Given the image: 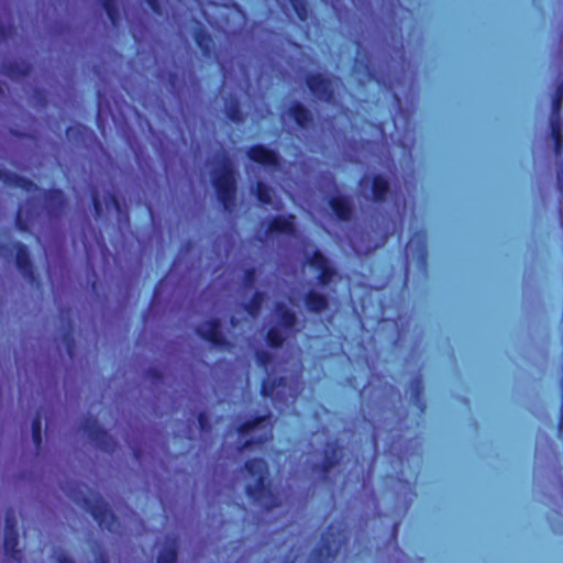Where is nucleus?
I'll list each match as a JSON object with an SVG mask.
<instances>
[{
	"mask_svg": "<svg viewBox=\"0 0 563 563\" xmlns=\"http://www.w3.org/2000/svg\"><path fill=\"white\" fill-rule=\"evenodd\" d=\"M196 333L206 342L211 343V316L206 314L201 324L196 329Z\"/></svg>",
	"mask_w": 563,
	"mask_h": 563,
	"instance_id": "obj_40",
	"label": "nucleus"
},
{
	"mask_svg": "<svg viewBox=\"0 0 563 563\" xmlns=\"http://www.w3.org/2000/svg\"><path fill=\"white\" fill-rule=\"evenodd\" d=\"M305 81L313 97L327 103L334 101L335 89L341 84L339 77L322 73L308 74Z\"/></svg>",
	"mask_w": 563,
	"mask_h": 563,
	"instance_id": "obj_15",
	"label": "nucleus"
},
{
	"mask_svg": "<svg viewBox=\"0 0 563 563\" xmlns=\"http://www.w3.org/2000/svg\"><path fill=\"white\" fill-rule=\"evenodd\" d=\"M282 120H292L296 125L303 131L309 130L313 125V113L306 108L300 101H294L287 110L282 114Z\"/></svg>",
	"mask_w": 563,
	"mask_h": 563,
	"instance_id": "obj_23",
	"label": "nucleus"
},
{
	"mask_svg": "<svg viewBox=\"0 0 563 563\" xmlns=\"http://www.w3.org/2000/svg\"><path fill=\"white\" fill-rule=\"evenodd\" d=\"M90 197L93 206L95 218L100 219L103 214V207L107 211L114 210L121 214V206L112 190H107L103 195V200L100 199L99 190L96 187L90 188Z\"/></svg>",
	"mask_w": 563,
	"mask_h": 563,
	"instance_id": "obj_24",
	"label": "nucleus"
},
{
	"mask_svg": "<svg viewBox=\"0 0 563 563\" xmlns=\"http://www.w3.org/2000/svg\"><path fill=\"white\" fill-rule=\"evenodd\" d=\"M358 186L362 197L374 202H384L389 194V183L382 175H364Z\"/></svg>",
	"mask_w": 563,
	"mask_h": 563,
	"instance_id": "obj_18",
	"label": "nucleus"
},
{
	"mask_svg": "<svg viewBox=\"0 0 563 563\" xmlns=\"http://www.w3.org/2000/svg\"><path fill=\"white\" fill-rule=\"evenodd\" d=\"M146 376L155 380L161 378L159 372L152 367L146 371Z\"/></svg>",
	"mask_w": 563,
	"mask_h": 563,
	"instance_id": "obj_52",
	"label": "nucleus"
},
{
	"mask_svg": "<svg viewBox=\"0 0 563 563\" xmlns=\"http://www.w3.org/2000/svg\"><path fill=\"white\" fill-rule=\"evenodd\" d=\"M303 303L308 312L322 313L329 308V297L316 289H309L303 296Z\"/></svg>",
	"mask_w": 563,
	"mask_h": 563,
	"instance_id": "obj_26",
	"label": "nucleus"
},
{
	"mask_svg": "<svg viewBox=\"0 0 563 563\" xmlns=\"http://www.w3.org/2000/svg\"><path fill=\"white\" fill-rule=\"evenodd\" d=\"M265 301V292L256 290L249 301L242 303V308L252 318H257Z\"/></svg>",
	"mask_w": 563,
	"mask_h": 563,
	"instance_id": "obj_34",
	"label": "nucleus"
},
{
	"mask_svg": "<svg viewBox=\"0 0 563 563\" xmlns=\"http://www.w3.org/2000/svg\"><path fill=\"white\" fill-rule=\"evenodd\" d=\"M159 78L165 80V75L162 73ZM166 82L169 86L170 92L177 98L185 95V88L187 86L194 90H196V87L198 86V79L191 69H177L176 71L168 73Z\"/></svg>",
	"mask_w": 563,
	"mask_h": 563,
	"instance_id": "obj_21",
	"label": "nucleus"
},
{
	"mask_svg": "<svg viewBox=\"0 0 563 563\" xmlns=\"http://www.w3.org/2000/svg\"><path fill=\"white\" fill-rule=\"evenodd\" d=\"M343 457V449L339 442L328 441L320 454H313L307 460L310 463V471L320 479L325 481L329 472L335 467Z\"/></svg>",
	"mask_w": 563,
	"mask_h": 563,
	"instance_id": "obj_14",
	"label": "nucleus"
},
{
	"mask_svg": "<svg viewBox=\"0 0 563 563\" xmlns=\"http://www.w3.org/2000/svg\"><path fill=\"white\" fill-rule=\"evenodd\" d=\"M349 529L345 521L332 522L321 537L320 545L310 553L307 563H330L347 542Z\"/></svg>",
	"mask_w": 563,
	"mask_h": 563,
	"instance_id": "obj_8",
	"label": "nucleus"
},
{
	"mask_svg": "<svg viewBox=\"0 0 563 563\" xmlns=\"http://www.w3.org/2000/svg\"><path fill=\"white\" fill-rule=\"evenodd\" d=\"M80 241L85 249L87 266L89 267V269H91V274L93 277L91 287L95 290L97 284V274L95 272L92 261L98 254L101 256H106V254L108 253V247L102 232L96 229L89 220H87L82 227Z\"/></svg>",
	"mask_w": 563,
	"mask_h": 563,
	"instance_id": "obj_13",
	"label": "nucleus"
},
{
	"mask_svg": "<svg viewBox=\"0 0 563 563\" xmlns=\"http://www.w3.org/2000/svg\"><path fill=\"white\" fill-rule=\"evenodd\" d=\"M423 384L420 376L412 378L409 383L407 394L409 395L410 401L415 405L420 412L424 411L426 405L422 399Z\"/></svg>",
	"mask_w": 563,
	"mask_h": 563,
	"instance_id": "obj_32",
	"label": "nucleus"
},
{
	"mask_svg": "<svg viewBox=\"0 0 563 563\" xmlns=\"http://www.w3.org/2000/svg\"><path fill=\"white\" fill-rule=\"evenodd\" d=\"M195 38H196V42L199 45V47L202 49L203 54L206 56H209L210 52H211L210 45H209V43L211 42V36L201 31H198L195 34Z\"/></svg>",
	"mask_w": 563,
	"mask_h": 563,
	"instance_id": "obj_43",
	"label": "nucleus"
},
{
	"mask_svg": "<svg viewBox=\"0 0 563 563\" xmlns=\"http://www.w3.org/2000/svg\"><path fill=\"white\" fill-rule=\"evenodd\" d=\"M19 533L18 530L4 531L3 548L8 559L20 563L22 561V552L18 549Z\"/></svg>",
	"mask_w": 563,
	"mask_h": 563,
	"instance_id": "obj_28",
	"label": "nucleus"
},
{
	"mask_svg": "<svg viewBox=\"0 0 563 563\" xmlns=\"http://www.w3.org/2000/svg\"><path fill=\"white\" fill-rule=\"evenodd\" d=\"M396 506L394 512L398 516L405 515L416 497L411 484L408 481H398L395 487Z\"/></svg>",
	"mask_w": 563,
	"mask_h": 563,
	"instance_id": "obj_25",
	"label": "nucleus"
},
{
	"mask_svg": "<svg viewBox=\"0 0 563 563\" xmlns=\"http://www.w3.org/2000/svg\"><path fill=\"white\" fill-rule=\"evenodd\" d=\"M18 520L15 510L13 508H8L4 516V531H14L18 530Z\"/></svg>",
	"mask_w": 563,
	"mask_h": 563,
	"instance_id": "obj_45",
	"label": "nucleus"
},
{
	"mask_svg": "<svg viewBox=\"0 0 563 563\" xmlns=\"http://www.w3.org/2000/svg\"><path fill=\"white\" fill-rule=\"evenodd\" d=\"M247 475L245 493L253 505L265 510H272L280 505L277 494L271 486L268 464L264 459H251L245 462Z\"/></svg>",
	"mask_w": 563,
	"mask_h": 563,
	"instance_id": "obj_4",
	"label": "nucleus"
},
{
	"mask_svg": "<svg viewBox=\"0 0 563 563\" xmlns=\"http://www.w3.org/2000/svg\"><path fill=\"white\" fill-rule=\"evenodd\" d=\"M407 264L417 261L420 268L427 266V235L424 232H416L409 240L405 249Z\"/></svg>",
	"mask_w": 563,
	"mask_h": 563,
	"instance_id": "obj_22",
	"label": "nucleus"
},
{
	"mask_svg": "<svg viewBox=\"0 0 563 563\" xmlns=\"http://www.w3.org/2000/svg\"><path fill=\"white\" fill-rule=\"evenodd\" d=\"M298 19L302 22L308 19V5L306 0H289Z\"/></svg>",
	"mask_w": 563,
	"mask_h": 563,
	"instance_id": "obj_41",
	"label": "nucleus"
},
{
	"mask_svg": "<svg viewBox=\"0 0 563 563\" xmlns=\"http://www.w3.org/2000/svg\"><path fill=\"white\" fill-rule=\"evenodd\" d=\"M157 14H162L159 0H143Z\"/></svg>",
	"mask_w": 563,
	"mask_h": 563,
	"instance_id": "obj_50",
	"label": "nucleus"
},
{
	"mask_svg": "<svg viewBox=\"0 0 563 563\" xmlns=\"http://www.w3.org/2000/svg\"><path fill=\"white\" fill-rule=\"evenodd\" d=\"M246 156L258 163L271 172H283L284 159L278 152L271 150L262 144H256L247 148Z\"/></svg>",
	"mask_w": 563,
	"mask_h": 563,
	"instance_id": "obj_20",
	"label": "nucleus"
},
{
	"mask_svg": "<svg viewBox=\"0 0 563 563\" xmlns=\"http://www.w3.org/2000/svg\"><path fill=\"white\" fill-rule=\"evenodd\" d=\"M31 65L26 60H13L2 66L3 74L13 80H20L31 73Z\"/></svg>",
	"mask_w": 563,
	"mask_h": 563,
	"instance_id": "obj_29",
	"label": "nucleus"
},
{
	"mask_svg": "<svg viewBox=\"0 0 563 563\" xmlns=\"http://www.w3.org/2000/svg\"><path fill=\"white\" fill-rule=\"evenodd\" d=\"M66 493L76 504L90 512L102 529L112 533H122L120 522L100 495L91 492L86 495L80 485L69 487Z\"/></svg>",
	"mask_w": 563,
	"mask_h": 563,
	"instance_id": "obj_6",
	"label": "nucleus"
},
{
	"mask_svg": "<svg viewBox=\"0 0 563 563\" xmlns=\"http://www.w3.org/2000/svg\"><path fill=\"white\" fill-rule=\"evenodd\" d=\"M15 251V266L20 274L30 284L35 283L33 264L27 247L21 242L0 245V257H9Z\"/></svg>",
	"mask_w": 563,
	"mask_h": 563,
	"instance_id": "obj_17",
	"label": "nucleus"
},
{
	"mask_svg": "<svg viewBox=\"0 0 563 563\" xmlns=\"http://www.w3.org/2000/svg\"><path fill=\"white\" fill-rule=\"evenodd\" d=\"M53 556L57 563H75L74 560L62 549L55 550Z\"/></svg>",
	"mask_w": 563,
	"mask_h": 563,
	"instance_id": "obj_49",
	"label": "nucleus"
},
{
	"mask_svg": "<svg viewBox=\"0 0 563 563\" xmlns=\"http://www.w3.org/2000/svg\"><path fill=\"white\" fill-rule=\"evenodd\" d=\"M213 194L225 212H233L236 206V178L230 166L220 172L213 167Z\"/></svg>",
	"mask_w": 563,
	"mask_h": 563,
	"instance_id": "obj_11",
	"label": "nucleus"
},
{
	"mask_svg": "<svg viewBox=\"0 0 563 563\" xmlns=\"http://www.w3.org/2000/svg\"><path fill=\"white\" fill-rule=\"evenodd\" d=\"M394 99H395L396 106L399 108V113L396 117H394V119H393L395 128L398 129L399 121H402V128L405 131H407L408 126H409V118L407 114L402 113L401 108H400V99L396 92H394Z\"/></svg>",
	"mask_w": 563,
	"mask_h": 563,
	"instance_id": "obj_44",
	"label": "nucleus"
},
{
	"mask_svg": "<svg viewBox=\"0 0 563 563\" xmlns=\"http://www.w3.org/2000/svg\"><path fill=\"white\" fill-rule=\"evenodd\" d=\"M31 429L33 442L36 449H40L42 443V417L40 412H37L36 416L33 418Z\"/></svg>",
	"mask_w": 563,
	"mask_h": 563,
	"instance_id": "obj_39",
	"label": "nucleus"
},
{
	"mask_svg": "<svg viewBox=\"0 0 563 563\" xmlns=\"http://www.w3.org/2000/svg\"><path fill=\"white\" fill-rule=\"evenodd\" d=\"M302 245L303 264L319 273L316 285L322 288L328 287L338 275L332 262L319 249L310 244L308 240H303Z\"/></svg>",
	"mask_w": 563,
	"mask_h": 563,
	"instance_id": "obj_10",
	"label": "nucleus"
},
{
	"mask_svg": "<svg viewBox=\"0 0 563 563\" xmlns=\"http://www.w3.org/2000/svg\"><path fill=\"white\" fill-rule=\"evenodd\" d=\"M397 552H398L400 555L405 556L404 552H402V551H400L399 549H397Z\"/></svg>",
	"mask_w": 563,
	"mask_h": 563,
	"instance_id": "obj_57",
	"label": "nucleus"
},
{
	"mask_svg": "<svg viewBox=\"0 0 563 563\" xmlns=\"http://www.w3.org/2000/svg\"><path fill=\"white\" fill-rule=\"evenodd\" d=\"M405 213L406 199L395 195L389 210L372 217L369 232L353 231L347 234L349 244L360 255L382 247L390 235L402 229Z\"/></svg>",
	"mask_w": 563,
	"mask_h": 563,
	"instance_id": "obj_2",
	"label": "nucleus"
},
{
	"mask_svg": "<svg viewBox=\"0 0 563 563\" xmlns=\"http://www.w3.org/2000/svg\"><path fill=\"white\" fill-rule=\"evenodd\" d=\"M199 423L202 430H207L208 428V421L207 416L205 413L199 415Z\"/></svg>",
	"mask_w": 563,
	"mask_h": 563,
	"instance_id": "obj_53",
	"label": "nucleus"
},
{
	"mask_svg": "<svg viewBox=\"0 0 563 563\" xmlns=\"http://www.w3.org/2000/svg\"><path fill=\"white\" fill-rule=\"evenodd\" d=\"M11 32H12L11 25H9V26L1 25L0 26V43L5 41L11 35Z\"/></svg>",
	"mask_w": 563,
	"mask_h": 563,
	"instance_id": "obj_51",
	"label": "nucleus"
},
{
	"mask_svg": "<svg viewBox=\"0 0 563 563\" xmlns=\"http://www.w3.org/2000/svg\"><path fill=\"white\" fill-rule=\"evenodd\" d=\"M66 136L70 141L78 140V139H80L81 141H86L87 139L95 137V134L90 129L78 124L75 126L67 128Z\"/></svg>",
	"mask_w": 563,
	"mask_h": 563,
	"instance_id": "obj_37",
	"label": "nucleus"
},
{
	"mask_svg": "<svg viewBox=\"0 0 563 563\" xmlns=\"http://www.w3.org/2000/svg\"><path fill=\"white\" fill-rule=\"evenodd\" d=\"M273 358L274 354L267 350H257L255 352L256 364L267 373V377L262 384V395L269 397L274 408L284 412L289 406L295 404L297 397L302 391V366L299 362H296L288 374L273 377L274 373L269 372ZM272 372H274V368Z\"/></svg>",
	"mask_w": 563,
	"mask_h": 563,
	"instance_id": "obj_3",
	"label": "nucleus"
},
{
	"mask_svg": "<svg viewBox=\"0 0 563 563\" xmlns=\"http://www.w3.org/2000/svg\"><path fill=\"white\" fill-rule=\"evenodd\" d=\"M92 552L96 558V563H109V558H108L107 552L103 549H101V547L99 544L96 543L92 547Z\"/></svg>",
	"mask_w": 563,
	"mask_h": 563,
	"instance_id": "obj_47",
	"label": "nucleus"
},
{
	"mask_svg": "<svg viewBox=\"0 0 563 563\" xmlns=\"http://www.w3.org/2000/svg\"><path fill=\"white\" fill-rule=\"evenodd\" d=\"M388 413L389 411L382 407L379 418L373 416L371 419H368L373 424L372 441L375 450L377 449L378 440L382 438V431L385 429L393 431V428H389L390 423L388 422Z\"/></svg>",
	"mask_w": 563,
	"mask_h": 563,
	"instance_id": "obj_30",
	"label": "nucleus"
},
{
	"mask_svg": "<svg viewBox=\"0 0 563 563\" xmlns=\"http://www.w3.org/2000/svg\"><path fill=\"white\" fill-rule=\"evenodd\" d=\"M251 192L262 205L272 206V208L276 211H279L283 207L280 200L273 199V189L263 180H257L255 184H253L251 186Z\"/></svg>",
	"mask_w": 563,
	"mask_h": 563,
	"instance_id": "obj_27",
	"label": "nucleus"
},
{
	"mask_svg": "<svg viewBox=\"0 0 563 563\" xmlns=\"http://www.w3.org/2000/svg\"><path fill=\"white\" fill-rule=\"evenodd\" d=\"M213 476L216 475V467L212 468ZM216 499V489L213 488V500Z\"/></svg>",
	"mask_w": 563,
	"mask_h": 563,
	"instance_id": "obj_56",
	"label": "nucleus"
},
{
	"mask_svg": "<svg viewBox=\"0 0 563 563\" xmlns=\"http://www.w3.org/2000/svg\"><path fill=\"white\" fill-rule=\"evenodd\" d=\"M0 180L10 188H20L26 192L38 191L37 196L27 198L19 206L15 224L20 231L31 232L40 227L38 233L43 234L45 223L52 228L59 224L68 206L62 189L42 190L31 179L5 168H0Z\"/></svg>",
	"mask_w": 563,
	"mask_h": 563,
	"instance_id": "obj_1",
	"label": "nucleus"
},
{
	"mask_svg": "<svg viewBox=\"0 0 563 563\" xmlns=\"http://www.w3.org/2000/svg\"><path fill=\"white\" fill-rule=\"evenodd\" d=\"M376 59L377 58L373 52L367 51L362 46L361 43H357L353 74L362 84L365 81L375 80L378 84H383L385 86L388 85L389 88L393 89V82L389 80L387 81L383 70L376 66Z\"/></svg>",
	"mask_w": 563,
	"mask_h": 563,
	"instance_id": "obj_12",
	"label": "nucleus"
},
{
	"mask_svg": "<svg viewBox=\"0 0 563 563\" xmlns=\"http://www.w3.org/2000/svg\"><path fill=\"white\" fill-rule=\"evenodd\" d=\"M235 435V450L242 453L273 439L272 413L254 415L246 419L239 417L229 429L227 439Z\"/></svg>",
	"mask_w": 563,
	"mask_h": 563,
	"instance_id": "obj_5",
	"label": "nucleus"
},
{
	"mask_svg": "<svg viewBox=\"0 0 563 563\" xmlns=\"http://www.w3.org/2000/svg\"><path fill=\"white\" fill-rule=\"evenodd\" d=\"M98 2L104 9L112 25L117 26L120 21V12L115 0H98Z\"/></svg>",
	"mask_w": 563,
	"mask_h": 563,
	"instance_id": "obj_38",
	"label": "nucleus"
},
{
	"mask_svg": "<svg viewBox=\"0 0 563 563\" xmlns=\"http://www.w3.org/2000/svg\"><path fill=\"white\" fill-rule=\"evenodd\" d=\"M179 261H180V256L178 255L177 258L174 261L173 266H172L169 273L163 279H161L158 282V284L156 285V287L154 289V295H153L152 303L155 300H158L159 297L162 296V294L166 290L169 282L172 280V278L174 276V272L177 269Z\"/></svg>",
	"mask_w": 563,
	"mask_h": 563,
	"instance_id": "obj_36",
	"label": "nucleus"
},
{
	"mask_svg": "<svg viewBox=\"0 0 563 563\" xmlns=\"http://www.w3.org/2000/svg\"><path fill=\"white\" fill-rule=\"evenodd\" d=\"M132 450H133L135 459L139 460L140 459V451L136 448H132Z\"/></svg>",
	"mask_w": 563,
	"mask_h": 563,
	"instance_id": "obj_55",
	"label": "nucleus"
},
{
	"mask_svg": "<svg viewBox=\"0 0 563 563\" xmlns=\"http://www.w3.org/2000/svg\"><path fill=\"white\" fill-rule=\"evenodd\" d=\"M560 488L563 492V483H562V481H560Z\"/></svg>",
	"mask_w": 563,
	"mask_h": 563,
	"instance_id": "obj_58",
	"label": "nucleus"
},
{
	"mask_svg": "<svg viewBox=\"0 0 563 563\" xmlns=\"http://www.w3.org/2000/svg\"><path fill=\"white\" fill-rule=\"evenodd\" d=\"M318 189L325 196L329 207L340 221L347 222L354 213L353 199L340 192L335 177L331 172H323L317 180Z\"/></svg>",
	"mask_w": 563,
	"mask_h": 563,
	"instance_id": "obj_9",
	"label": "nucleus"
},
{
	"mask_svg": "<svg viewBox=\"0 0 563 563\" xmlns=\"http://www.w3.org/2000/svg\"><path fill=\"white\" fill-rule=\"evenodd\" d=\"M178 556V542L176 538H167L159 550L156 563H176Z\"/></svg>",
	"mask_w": 563,
	"mask_h": 563,
	"instance_id": "obj_31",
	"label": "nucleus"
},
{
	"mask_svg": "<svg viewBox=\"0 0 563 563\" xmlns=\"http://www.w3.org/2000/svg\"><path fill=\"white\" fill-rule=\"evenodd\" d=\"M256 282V269L254 267H250L244 269L242 277V287L245 290H252L255 287Z\"/></svg>",
	"mask_w": 563,
	"mask_h": 563,
	"instance_id": "obj_42",
	"label": "nucleus"
},
{
	"mask_svg": "<svg viewBox=\"0 0 563 563\" xmlns=\"http://www.w3.org/2000/svg\"><path fill=\"white\" fill-rule=\"evenodd\" d=\"M113 117L109 101L106 99V95L98 90L97 92V122L98 128L102 130L103 121H107L109 117Z\"/></svg>",
	"mask_w": 563,
	"mask_h": 563,
	"instance_id": "obj_33",
	"label": "nucleus"
},
{
	"mask_svg": "<svg viewBox=\"0 0 563 563\" xmlns=\"http://www.w3.org/2000/svg\"><path fill=\"white\" fill-rule=\"evenodd\" d=\"M299 331L296 312L288 308L286 303L276 302L265 336L267 345L272 349H278L286 340L296 336Z\"/></svg>",
	"mask_w": 563,
	"mask_h": 563,
	"instance_id": "obj_7",
	"label": "nucleus"
},
{
	"mask_svg": "<svg viewBox=\"0 0 563 563\" xmlns=\"http://www.w3.org/2000/svg\"><path fill=\"white\" fill-rule=\"evenodd\" d=\"M296 218L292 214H277L274 216L264 223L266 229L263 235L258 236L261 242H264L272 238L274 234H285L288 236H296L297 227Z\"/></svg>",
	"mask_w": 563,
	"mask_h": 563,
	"instance_id": "obj_19",
	"label": "nucleus"
},
{
	"mask_svg": "<svg viewBox=\"0 0 563 563\" xmlns=\"http://www.w3.org/2000/svg\"><path fill=\"white\" fill-rule=\"evenodd\" d=\"M63 342L65 344L67 354L70 358L74 357L75 354V340L73 336V332L69 330L63 334Z\"/></svg>",
	"mask_w": 563,
	"mask_h": 563,
	"instance_id": "obj_46",
	"label": "nucleus"
},
{
	"mask_svg": "<svg viewBox=\"0 0 563 563\" xmlns=\"http://www.w3.org/2000/svg\"><path fill=\"white\" fill-rule=\"evenodd\" d=\"M399 525H400L399 521H395L393 525L391 539L394 542H396V540H397Z\"/></svg>",
	"mask_w": 563,
	"mask_h": 563,
	"instance_id": "obj_54",
	"label": "nucleus"
},
{
	"mask_svg": "<svg viewBox=\"0 0 563 563\" xmlns=\"http://www.w3.org/2000/svg\"><path fill=\"white\" fill-rule=\"evenodd\" d=\"M80 429L97 449L107 453L115 451L117 441L100 427L96 418H85L80 423Z\"/></svg>",
	"mask_w": 563,
	"mask_h": 563,
	"instance_id": "obj_16",
	"label": "nucleus"
},
{
	"mask_svg": "<svg viewBox=\"0 0 563 563\" xmlns=\"http://www.w3.org/2000/svg\"><path fill=\"white\" fill-rule=\"evenodd\" d=\"M213 349L218 347L221 344V332H220V322L218 319L213 317Z\"/></svg>",
	"mask_w": 563,
	"mask_h": 563,
	"instance_id": "obj_48",
	"label": "nucleus"
},
{
	"mask_svg": "<svg viewBox=\"0 0 563 563\" xmlns=\"http://www.w3.org/2000/svg\"><path fill=\"white\" fill-rule=\"evenodd\" d=\"M224 112L225 115L235 123L244 121V115L241 111L240 102L235 98H230L225 100Z\"/></svg>",
	"mask_w": 563,
	"mask_h": 563,
	"instance_id": "obj_35",
	"label": "nucleus"
}]
</instances>
